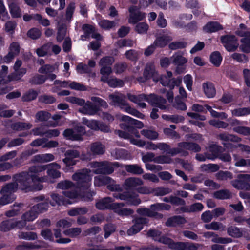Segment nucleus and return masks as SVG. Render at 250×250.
Here are the masks:
<instances>
[{
	"instance_id": "1",
	"label": "nucleus",
	"mask_w": 250,
	"mask_h": 250,
	"mask_svg": "<svg viewBox=\"0 0 250 250\" xmlns=\"http://www.w3.org/2000/svg\"><path fill=\"white\" fill-rule=\"evenodd\" d=\"M60 166L55 163L47 165H41L32 167L28 172H22L17 177V179L20 183V187L26 191L40 190L42 188V186L39 182L47 181L46 177H39L40 172L47 169V174L52 178H57L61 176L58 170Z\"/></svg>"
},
{
	"instance_id": "2",
	"label": "nucleus",
	"mask_w": 250,
	"mask_h": 250,
	"mask_svg": "<svg viewBox=\"0 0 250 250\" xmlns=\"http://www.w3.org/2000/svg\"><path fill=\"white\" fill-rule=\"evenodd\" d=\"M128 99L138 105L141 108H145L146 104L143 101H146L152 105L158 107L161 109L167 108L166 101L165 99L160 97H157L155 94H151L146 95L144 94L136 96L131 94H128Z\"/></svg>"
},
{
	"instance_id": "3",
	"label": "nucleus",
	"mask_w": 250,
	"mask_h": 250,
	"mask_svg": "<svg viewBox=\"0 0 250 250\" xmlns=\"http://www.w3.org/2000/svg\"><path fill=\"white\" fill-rule=\"evenodd\" d=\"M124 95L119 93H114L109 96V104L114 106H119L124 111L137 118L143 119L144 115L136 110L131 108L125 101Z\"/></svg>"
},
{
	"instance_id": "4",
	"label": "nucleus",
	"mask_w": 250,
	"mask_h": 250,
	"mask_svg": "<svg viewBox=\"0 0 250 250\" xmlns=\"http://www.w3.org/2000/svg\"><path fill=\"white\" fill-rule=\"evenodd\" d=\"M157 149L166 151L172 155L179 153H181L183 155H186L188 154L186 150H189L194 152H198L200 150V147L198 145L196 144L184 142L180 143L177 149H170L168 145L162 143L157 144Z\"/></svg>"
},
{
	"instance_id": "5",
	"label": "nucleus",
	"mask_w": 250,
	"mask_h": 250,
	"mask_svg": "<svg viewBox=\"0 0 250 250\" xmlns=\"http://www.w3.org/2000/svg\"><path fill=\"white\" fill-rule=\"evenodd\" d=\"M74 186V184L72 182L65 180L59 183L57 188L65 190L63 192V195L70 199H77L80 196L84 200H89L94 194V192L88 193L87 196H82L77 191L72 190Z\"/></svg>"
},
{
	"instance_id": "6",
	"label": "nucleus",
	"mask_w": 250,
	"mask_h": 250,
	"mask_svg": "<svg viewBox=\"0 0 250 250\" xmlns=\"http://www.w3.org/2000/svg\"><path fill=\"white\" fill-rule=\"evenodd\" d=\"M19 174L15 175V179L16 183H11L7 184L1 190L2 197L0 199V204L1 205H5L11 203L15 199V196L14 193L17 190L18 187L22 190L20 187V183L17 179V177ZM22 190H23L22 189ZM27 192L25 190H24Z\"/></svg>"
},
{
	"instance_id": "7",
	"label": "nucleus",
	"mask_w": 250,
	"mask_h": 250,
	"mask_svg": "<svg viewBox=\"0 0 250 250\" xmlns=\"http://www.w3.org/2000/svg\"><path fill=\"white\" fill-rule=\"evenodd\" d=\"M92 172L87 169L76 172L72 176V179L77 183V188L80 190L87 189L90 186Z\"/></svg>"
},
{
	"instance_id": "8",
	"label": "nucleus",
	"mask_w": 250,
	"mask_h": 250,
	"mask_svg": "<svg viewBox=\"0 0 250 250\" xmlns=\"http://www.w3.org/2000/svg\"><path fill=\"white\" fill-rule=\"evenodd\" d=\"M117 118L120 120V121L125 122L126 125H125L126 126L127 128H128V130L131 131V134H127L125 131H122V132H125L126 134L129 136H132V138H133V136L136 137V139H139L140 137V135L137 130L135 129L134 128H129L130 126H134V127L138 128H142L144 127L143 123L138 120L133 119L128 116L123 115H118L117 116ZM120 126L122 128H123V126L124 125L121 124ZM122 132V131H121Z\"/></svg>"
},
{
	"instance_id": "9",
	"label": "nucleus",
	"mask_w": 250,
	"mask_h": 250,
	"mask_svg": "<svg viewBox=\"0 0 250 250\" xmlns=\"http://www.w3.org/2000/svg\"><path fill=\"white\" fill-rule=\"evenodd\" d=\"M170 208V206L167 204L158 203L151 205L150 208H140L138 209L137 212L143 216L162 218L163 215L159 212L163 210H169Z\"/></svg>"
},
{
	"instance_id": "10",
	"label": "nucleus",
	"mask_w": 250,
	"mask_h": 250,
	"mask_svg": "<svg viewBox=\"0 0 250 250\" xmlns=\"http://www.w3.org/2000/svg\"><path fill=\"white\" fill-rule=\"evenodd\" d=\"M163 242L164 244L172 249L176 250H196L199 244H193L188 242H174L171 239H165Z\"/></svg>"
},
{
	"instance_id": "11",
	"label": "nucleus",
	"mask_w": 250,
	"mask_h": 250,
	"mask_svg": "<svg viewBox=\"0 0 250 250\" xmlns=\"http://www.w3.org/2000/svg\"><path fill=\"white\" fill-rule=\"evenodd\" d=\"M113 166H118L117 163L95 162L91 164V167L95 174H110L113 171Z\"/></svg>"
},
{
	"instance_id": "12",
	"label": "nucleus",
	"mask_w": 250,
	"mask_h": 250,
	"mask_svg": "<svg viewBox=\"0 0 250 250\" xmlns=\"http://www.w3.org/2000/svg\"><path fill=\"white\" fill-rule=\"evenodd\" d=\"M94 185L95 186H102L107 185L108 189L111 191H120L122 188L119 185L115 184L114 181L109 177L106 176H98L94 178Z\"/></svg>"
},
{
	"instance_id": "13",
	"label": "nucleus",
	"mask_w": 250,
	"mask_h": 250,
	"mask_svg": "<svg viewBox=\"0 0 250 250\" xmlns=\"http://www.w3.org/2000/svg\"><path fill=\"white\" fill-rule=\"evenodd\" d=\"M117 134L120 137L129 140L131 143L139 147L145 146L146 149L149 150L157 149V144H155L152 142H148L146 143L144 141L140 139L132 138V136H130L126 134L125 132L120 131V130L117 131Z\"/></svg>"
},
{
	"instance_id": "14",
	"label": "nucleus",
	"mask_w": 250,
	"mask_h": 250,
	"mask_svg": "<svg viewBox=\"0 0 250 250\" xmlns=\"http://www.w3.org/2000/svg\"><path fill=\"white\" fill-rule=\"evenodd\" d=\"M114 62V59L112 57H105L100 60L99 65L102 67L100 70L102 75L101 80H106L107 76L111 74L112 70L110 65Z\"/></svg>"
},
{
	"instance_id": "15",
	"label": "nucleus",
	"mask_w": 250,
	"mask_h": 250,
	"mask_svg": "<svg viewBox=\"0 0 250 250\" xmlns=\"http://www.w3.org/2000/svg\"><path fill=\"white\" fill-rule=\"evenodd\" d=\"M152 77L154 81H159L157 72L155 71V66L152 63L147 64L144 72V77L138 79V81L140 83H145L148 79Z\"/></svg>"
},
{
	"instance_id": "16",
	"label": "nucleus",
	"mask_w": 250,
	"mask_h": 250,
	"mask_svg": "<svg viewBox=\"0 0 250 250\" xmlns=\"http://www.w3.org/2000/svg\"><path fill=\"white\" fill-rule=\"evenodd\" d=\"M171 58L172 59L173 63L177 66L176 72L178 74L184 73L186 68L184 65L188 62L187 59L183 57L180 53H175Z\"/></svg>"
},
{
	"instance_id": "17",
	"label": "nucleus",
	"mask_w": 250,
	"mask_h": 250,
	"mask_svg": "<svg viewBox=\"0 0 250 250\" xmlns=\"http://www.w3.org/2000/svg\"><path fill=\"white\" fill-rule=\"evenodd\" d=\"M76 131L71 129H65L63 132V136L68 139L72 140H81L82 136L85 133L83 127L78 126L75 129Z\"/></svg>"
},
{
	"instance_id": "18",
	"label": "nucleus",
	"mask_w": 250,
	"mask_h": 250,
	"mask_svg": "<svg viewBox=\"0 0 250 250\" xmlns=\"http://www.w3.org/2000/svg\"><path fill=\"white\" fill-rule=\"evenodd\" d=\"M250 175L240 174L238 176V180L233 182V186L238 189L250 190Z\"/></svg>"
},
{
	"instance_id": "19",
	"label": "nucleus",
	"mask_w": 250,
	"mask_h": 250,
	"mask_svg": "<svg viewBox=\"0 0 250 250\" xmlns=\"http://www.w3.org/2000/svg\"><path fill=\"white\" fill-rule=\"evenodd\" d=\"M113 196L116 199L125 201L126 203L130 205L137 206L141 203V200L136 195L131 194L128 192L118 194L115 193Z\"/></svg>"
},
{
	"instance_id": "20",
	"label": "nucleus",
	"mask_w": 250,
	"mask_h": 250,
	"mask_svg": "<svg viewBox=\"0 0 250 250\" xmlns=\"http://www.w3.org/2000/svg\"><path fill=\"white\" fill-rule=\"evenodd\" d=\"M221 42L225 47L229 51H233L238 46V43L233 36H226L222 37Z\"/></svg>"
},
{
	"instance_id": "21",
	"label": "nucleus",
	"mask_w": 250,
	"mask_h": 250,
	"mask_svg": "<svg viewBox=\"0 0 250 250\" xmlns=\"http://www.w3.org/2000/svg\"><path fill=\"white\" fill-rule=\"evenodd\" d=\"M54 84L56 85H58L61 87H70L72 89L76 90L85 91L86 90V88L84 85L75 82L65 81L62 82L59 80H56L54 82Z\"/></svg>"
},
{
	"instance_id": "22",
	"label": "nucleus",
	"mask_w": 250,
	"mask_h": 250,
	"mask_svg": "<svg viewBox=\"0 0 250 250\" xmlns=\"http://www.w3.org/2000/svg\"><path fill=\"white\" fill-rule=\"evenodd\" d=\"M129 11L130 15L128 22L130 23L135 24L145 18V14L140 12L136 6L130 7Z\"/></svg>"
},
{
	"instance_id": "23",
	"label": "nucleus",
	"mask_w": 250,
	"mask_h": 250,
	"mask_svg": "<svg viewBox=\"0 0 250 250\" xmlns=\"http://www.w3.org/2000/svg\"><path fill=\"white\" fill-rule=\"evenodd\" d=\"M83 123L91 129L100 130L103 132H108L110 129L108 126L104 124L98 123L95 120H88L85 118L83 119Z\"/></svg>"
},
{
	"instance_id": "24",
	"label": "nucleus",
	"mask_w": 250,
	"mask_h": 250,
	"mask_svg": "<svg viewBox=\"0 0 250 250\" xmlns=\"http://www.w3.org/2000/svg\"><path fill=\"white\" fill-rule=\"evenodd\" d=\"M147 223V220L146 218L141 217L136 219L134 221V225L128 230V234L133 235L138 233L142 229L143 225Z\"/></svg>"
},
{
	"instance_id": "25",
	"label": "nucleus",
	"mask_w": 250,
	"mask_h": 250,
	"mask_svg": "<svg viewBox=\"0 0 250 250\" xmlns=\"http://www.w3.org/2000/svg\"><path fill=\"white\" fill-rule=\"evenodd\" d=\"M230 125L235 132L244 135H250V128L241 126V123L238 120L233 119L230 122Z\"/></svg>"
},
{
	"instance_id": "26",
	"label": "nucleus",
	"mask_w": 250,
	"mask_h": 250,
	"mask_svg": "<svg viewBox=\"0 0 250 250\" xmlns=\"http://www.w3.org/2000/svg\"><path fill=\"white\" fill-rule=\"evenodd\" d=\"M124 204L123 203H113L112 202L110 209L119 215H128L132 214L133 211L129 208H124Z\"/></svg>"
},
{
	"instance_id": "27",
	"label": "nucleus",
	"mask_w": 250,
	"mask_h": 250,
	"mask_svg": "<svg viewBox=\"0 0 250 250\" xmlns=\"http://www.w3.org/2000/svg\"><path fill=\"white\" fill-rule=\"evenodd\" d=\"M143 184V181L138 178L131 177L126 179L124 183V188L126 189H136Z\"/></svg>"
},
{
	"instance_id": "28",
	"label": "nucleus",
	"mask_w": 250,
	"mask_h": 250,
	"mask_svg": "<svg viewBox=\"0 0 250 250\" xmlns=\"http://www.w3.org/2000/svg\"><path fill=\"white\" fill-rule=\"evenodd\" d=\"M160 82L163 85L167 86L170 88L173 89L175 86H179L181 83L182 79L181 77H178L168 80L166 76H163L161 78Z\"/></svg>"
},
{
	"instance_id": "29",
	"label": "nucleus",
	"mask_w": 250,
	"mask_h": 250,
	"mask_svg": "<svg viewBox=\"0 0 250 250\" xmlns=\"http://www.w3.org/2000/svg\"><path fill=\"white\" fill-rule=\"evenodd\" d=\"M98 110V108L95 105H93L90 102H87L79 109V111L84 114L92 115L96 114Z\"/></svg>"
},
{
	"instance_id": "30",
	"label": "nucleus",
	"mask_w": 250,
	"mask_h": 250,
	"mask_svg": "<svg viewBox=\"0 0 250 250\" xmlns=\"http://www.w3.org/2000/svg\"><path fill=\"white\" fill-rule=\"evenodd\" d=\"M202 89L205 95L208 98H211L215 96L216 90L212 83L207 82L203 83Z\"/></svg>"
},
{
	"instance_id": "31",
	"label": "nucleus",
	"mask_w": 250,
	"mask_h": 250,
	"mask_svg": "<svg viewBox=\"0 0 250 250\" xmlns=\"http://www.w3.org/2000/svg\"><path fill=\"white\" fill-rule=\"evenodd\" d=\"M38 206H33L30 210L22 215L21 219L26 222L33 221L34 220L38 215L37 211Z\"/></svg>"
},
{
	"instance_id": "32",
	"label": "nucleus",
	"mask_w": 250,
	"mask_h": 250,
	"mask_svg": "<svg viewBox=\"0 0 250 250\" xmlns=\"http://www.w3.org/2000/svg\"><path fill=\"white\" fill-rule=\"evenodd\" d=\"M219 138L221 140L224 141L223 144L227 148H229V146H227L228 145H231L230 143V142H238L240 140V139L236 136L227 134H220L219 135Z\"/></svg>"
},
{
	"instance_id": "33",
	"label": "nucleus",
	"mask_w": 250,
	"mask_h": 250,
	"mask_svg": "<svg viewBox=\"0 0 250 250\" xmlns=\"http://www.w3.org/2000/svg\"><path fill=\"white\" fill-rule=\"evenodd\" d=\"M10 13L13 18H20L22 15L21 10L19 6L15 2H8Z\"/></svg>"
},
{
	"instance_id": "34",
	"label": "nucleus",
	"mask_w": 250,
	"mask_h": 250,
	"mask_svg": "<svg viewBox=\"0 0 250 250\" xmlns=\"http://www.w3.org/2000/svg\"><path fill=\"white\" fill-rule=\"evenodd\" d=\"M8 67L5 65L2 66L0 72V84H4L12 81V75H7Z\"/></svg>"
},
{
	"instance_id": "35",
	"label": "nucleus",
	"mask_w": 250,
	"mask_h": 250,
	"mask_svg": "<svg viewBox=\"0 0 250 250\" xmlns=\"http://www.w3.org/2000/svg\"><path fill=\"white\" fill-rule=\"evenodd\" d=\"M241 36H245L242 39V44L241 46L242 50L245 52H250V32L244 34H239Z\"/></svg>"
},
{
	"instance_id": "36",
	"label": "nucleus",
	"mask_w": 250,
	"mask_h": 250,
	"mask_svg": "<svg viewBox=\"0 0 250 250\" xmlns=\"http://www.w3.org/2000/svg\"><path fill=\"white\" fill-rule=\"evenodd\" d=\"M223 27L217 22H209L204 27L203 30L206 32H214L222 29Z\"/></svg>"
},
{
	"instance_id": "37",
	"label": "nucleus",
	"mask_w": 250,
	"mask_h": 250,
	"mask_svg": "<svg viewBox=\"0 0 250 250\" xmlns=\"http://www.w3.org/2000/svg\"><path fill=\"white\" fill-rule=\"evenodd\" d=\"M188 115L192 118V120L190 121V122L199 127L204 126V124L202 122L199 121H203L205 120V117L204 116H201L197 113H188Z\"/></svg>"
},
{
	"instance_id": "38",
	"label": "nucleus",
	"mask_w": 250,
	"mask_h": 250,
	"mask_svg": "<svg viewBox=\"0 0 250 250\" xmlns=\"http://www.w3.org/2000/svg\"><path fill=\"white\" fill-rule=\"evenodd\" d=\"M172 37L168 35L157 37L154 42L155 46L160 47L165 46L168 42L171 41Z\"/></svg>"
},
{
	"instance_id": "39",
	"label": "nucleus",
	"mask_w": 250,
	"mask_h": 250,
	"mask_svg": "<svg viewBox=\"0 0 250 250\" xmlns=\"http://www.w3.org/2000/svg\"><path fill=\"white\" fill-rule=\"evenodd\" d=\"M186 222L185 218L180 216H174L169 218L166 223L167 226L174 227L178 225L184 224Z\"/></svg>"
},
{
	"instance_id": "40",
	"label": "nucleus",
	"mask_w": 250,
	"mask_h": 250,
	"mask_svg": "<svg viewBox=\"0 0 250 250\" xmlns=\"http://www.w3.org/2000/svg\"><path fill=\"white\" fill-rule=\"evenodd\" d=\"M112 202V201L111 198H104L97 203L96 207L99 209H110Z\"/></svg>"
},
{
	"instance_id": "41",
	"label": "nucleus",
	"mask_w": 250,
	"mask_h": 250,
	"mask_svg": "<svg viewBox=\"0 0 250 250\" xmlns=\"http://www.w3.org/2000/svg\"><path fill=\"white\" fill-rule=\"evenodd\" d=\"M51 197L53 201L50 202V204L52 206H54L55 205H66L68 204H71V202L65 201L61 197V196L57 194L53 193L51 195Z\"/></svg>"
},
{
	"instance_id": "42",
	"label": "nucleus",
	"mask_w": 250,
	"mask_h": 250,
	"mask_svg": "<svg viewBox=\"0 0 250 250\" xmlns=\"http://www.w3.org/2000/svg\"><path fill=\"white\" fill-rule=\"evenodd\" d=\"M54 156L51 154L37 155L34 157V161L38 162L45 163L53 161Z\"/></svg>"
},
{
	"instance_id": "43",
	"label": "nucleus",
	"mask_w": 250,
	"mask_h": 250,
	"mask_svg": "<svg viewBox=\"0 0 250 250\" xmlns=\"http://www.w3.org/2000/svg\"><path fill=\"white\" fill-rule=\"evenodd\" d=\"M231 194L228 190H220L213 193V197L218 199H227L231 197Z\"/></svg>"
},
{
	"instance_id": "44",
	"label": "nucleus",
	"mask_w": 250,
	"mask_h": 250,
	"mask_svg": "<svg viewBox=\"0 0 250 250\" xmlns=\"http://www.w3.org/2000/svg\"><path fill=\"white\" fill-rule=\"evenodd\" d=\"M15 221L14 220H7L3 221L0 225V230L3 231H7L15 228Z\"/></svg>"
},
{
	"instance_id": "45",
	"label": "nucleus",
	"mask_w": 250,
	"mask_h": 250,
	"mask_svg": "<svg viewBox=\"0 0 250 250\" xmlns=\"http://www.w3.org/2000/svg\"><path fill=\"white\" fill-rule=\"evenodd\" d=\"M59 64L56 63L53 65H45L41 67L39 69V72L41 73H49L51 72H55L56 70H58Z\"/></svg>"
},
{
	"instance_id": "46",
	"label": "nucleus",
	"mask_w": 250,
	"mask_h": 250,
	"mask_svg": "<svg viewBox=\"0 0 250 250\" xmlns=\"http://www.w3.org/2000/svg\"><path fill=\"white\" fill-rule=\"evenodd\" d=\"M100 26L105 30H109L115 27L117 23L114 21L107 20H101L98 22Z\"/></svg>"
},
{
	"instance_id": "47",
	"label": "nucleus",
	"mask_w": 250,
	"mask_h": 250,
	"mask_svg": "<svg viewBox=\"0 0 250 250\" xmlns=\"http://www.w3.org/2000/svg\"><path fill=\"white\" fill-rule=\"evenodd\" d=\"M211 62L216 66H219L222 60V58L219 52H213L210 57Z\"/></svg>"
},
{
	"instance_id": "48",
	"label": "nucleus",
	"mask_w": 250,
	"mask_h": 250,
	"mask_svg": "<svg viewBox=\"0 0 250 250\" xmlns=\"http://www.w3.org/2000/svg\"><path fill=\"white\" fill-rule=\"evenodd\" d=\"M32 127V125L29 123L18 122L13 125L12 128L16 130H27Z\"/></svg>"
},
{
	"instance_id": "49",
	"label": "nucleus",
	"mask_w": 250,
	"mask_h": 250,
	"mask_svg": "<svg viewBox=\"0 0 250 250\" xmlns=\"http://www.w3.org/2000/svg\"><path fill=\"white\" fill-rule=\"evenodd\" d=\"M90 150L93 154H102L104 152V147L99 143H95L91 146Z\"/></svg>"
},
{
	"instance_id": "50",
	"label": "nucleus",
	"mask_w": 250,
	"mask_h": 250,
	"mask_svg": "<svg viewBox=\"0 0 250 250\" xmlns=\"http://www.w3.org/2000/svg\"><path fill=\"white\" fill-rule=\"evenodd\" d=\"M103 82L107 83L110 87H116L122 86L124 84L123 81L117 79H109V75L107 76L106 80H101Z\"/></svg>"
},
{
	"instance_id": "51",
	"label": "nucleus",
	"mask_w": 250,
	"mask_h": 250,
	"mask_svg": "<svg viewBox=\"0 0 250 250\" xmlns=\"http://www.w3.org/2000/svg\"><path fill=\"white\" fill-rule=\"evenodd\" d=\"M126 170L134 174H140L143 172L142 168L137 165H129L125 166Z\"/></svg>"
},
{
	"instance_id": "52",
	"label": "nucleus",
	"mask_w": 250,
	"mask_h": 250,
	"mask_svg": "<svg viewBox=\"0 0 250 250\" xmlns=\"http://www.w3.org/2000/svg\"><path fill=\"white\" fill-rule=\"evenodd\" d=\"M205 228L207 229H211L214 230H224L225 227L222 223L217 222H212L210 224L205 225Z\"/></svg>"
},
{
	"instance_id": "53",
	"label": "nucleus",
	"mask_w": 250,
	"mask_h": 250,
	"mask_svg": "<svg viewBox=\"0 0 250 250\" xmlns=\"http://www.w3.org/2000/svg\"><path fill=\"white\" fill-rule=\"evenodd\" d=\"M66 34V27L64 24H59L57 35V40L59 42L63 40Z\"/></svg>"
},
{
	"instance_id": "54",
	"label": "nucleus",
	"mask_w": 250,
	"mask_h": 250,
	"mask_svg": "<svg viewBox=\"0 0 250 250\" xmlns=\"http://www.w3.org/2000/svg\"><path fill=\"white\" fill-rule=\"evenodd\" d=\"M51 117V114L48 112L41 111L36 114V122L46 121Z\"/></svg>"
},
{
	"instance_id": "55",
	"label": "nucleus",
	"mask_w": 250,
	"mask_h": 250,
	"mask_svg": "<svg viewBox=\"0 0 250 250\" xmlns=\"http://www.w3.org/2000/svg\"><path fill=\"white\" fill-rule=\"evenodd\" d=\"M142 135L151 140H155L158 138V134L157 132L149 129H143L141 131Z\"/></svg>"
},
{
	"instance_id": "56",
	"label": "nucleus",
	"mask_w": 250,
	"mask_h": 250,
	"mask_svg": "<svg viewBox=\"0 0 250 250\" xmlns=\"http://www.w3.org/2000/svg\"><path fill=\"white\" fill-rule=\"evenodd\" d=\"M147 235L149 237H152L155 241H157L160 243L164 244L163 241L165 239H169L166 237H160V232L155 230H150L147 232Z\"/></svg>"
},
{
	"instance_id": "57",
	"label": "nucleus",
	"mask_w": 250,
	"mask_h": 250,
	"mask_svg": "<svg viewBox=\"0 0 250 250\" xmlns=\"http://www.w3.org/2000/svg\"><path fill=\"white\" fill-rule=\"evenodd\" d=\"M232 116L240 117L250 114L248 107L240 108L231 111Z\"/></svg>"
},
{
	"instance_id": "58",
	"label": "nucleus",
	"mask_w": 250,
	"mask_h": 250,
	"mask_svg": "<svg viewBox=\"0 0 250 250\" xmlns=\"http://www.w3.org/2000/svg\"><path fill=\"white\" fill-rule=\"evenodd\" d=\"M51 43H48L36 50L37 54L39 56H44L47 54L51 49Z\"/></svg>"
},
{
	"instance_id": "59",
	"label": "nucleus",
	"mask_w": 250,
	"mask_h": 250,
	"mask_svg": "<svg viewBox=\"0 0 250 250\" xmlns=\"http://www.w3.org/2000/svg\"><path fill=\"white\" fill-rule=\"evenodd\" d=\"M20 51V46L18 42H12L9 47V53L16 56L19 54Z\"/></svg>"
},
{
	"instance_id": "60",
	"label": "nucleus",
	"mask_w": 250,
	"mask_h": 250,
	"mask_svg": "<svg viewBox=\"0 0 250 250\" xmlns=\"http://www.w3.org/2000/svg\"><path fill=\"white\" fill-rule=\"evenodd\" d=\"M81 233V229L79 228H75L68 229L63 231L64 234L72 237L78 236Z\"/></svg>"
},
{
	"instance_id": "61",
	"label": "nucleus",
	"mask_w": 250,
	"mask_h": 250,
	"mask_svg": "<svg viewBox=\"0 0 250 250\" xmlns=\"http://www.w3.org/2000/svg\"><path fill=\"white\" fill-rule=\"evenodd\" d=\"M184 83L186 84L187 88L189 91H192L193 85V78L190 74H187L183 78Z\"/></svg>"
},
{
	"instance_id": "62",
	"label": "nucleus",
	"mask_w": 250,
	"mask_h": 250,
	"mask_svg": "<svg viewBox=\"0 0 250 250\" xmlns=\"http://www.w3.org/2000/svg\"><path fill=\"white\" fill-rule=\"evenodd\" d=\"M65 100L73 104H76L80 106H83L85 104V101L81 98H79L75 97H68L66 98Z\"/></svg>"
},
{
	"instance_id": "63",
	"label": "nucleus",
	"mask_w": 250,
	"mask_h": 250,
	"mask_svg": "<svg viewBox=\"0 0 250 250\" xmlns=\"http://www.w3.org/2000/svg\"><path fill=\"white\" fill-rule=\"evenodd\" d=\"M8 14L3 0H0V19L5 20L8 18Z\"/></svg>"
},
{
	"instance_id": "64",
	"label": "nucleus",
	"mask_w": 250,
	"mask_h": 250,
	"mask_svg": "<svg viewBox=\"0 0 250 250\" xmlns=\"http://www.w3.org/2000/svg\"><path fill=\"white\" fill-rule=\"evenodd\" d=\"M228 233L229 235L234 237H239L241 236L242 233L239 229L235 227H230L228 228Z\"/></svg>"
}]
</instances>
